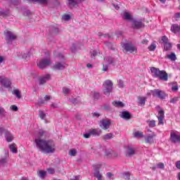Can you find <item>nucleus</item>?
I'll return each mask as SVG.
<instances>
[{
	"instance_id": "nucleus-17",
	"label": "nucleus",
	"mask_w": 180,
	"mask_h": 180,
	"mask_svg": "<svg viewBox=\"0 0 180 180\" xmlns=\"http://www.w3.org/2000/svg\"><path fill=\"white\" fill-rule=\"evenodd\" d=\"M170 30L171 32H172V33H178L180 32V25L177 24H173L171 27Z\"/></svg>"
},
{
	"instance_id": "nucleus-37",
	"label": "nucleus",
	"mask_w": 180,
	"mask_h": 180,
	"mask_svg": "<svg viewBox=\"0 0 180 180\" xmlns=\"http://www.w3.org/2000/svg\"><path fill=\"white\" fill-rule=\"evenodd\" d=\"M0 16L8 18V16H9V12L0 11Z\"/></svg>"
},
{
	"instance_id": "nucleus-6",
	"label": "nucleus",
	"mask_w": 180,
	"mask_h": 180,
	"mask_svg": "<svg viewBox=\"0 0 180 180\" xmlns=\"http://www.w3.org/2000/svg\"><path fill=\"white\" fill-rule=\"evenodd\" d=\"M4 35L7 41H13V40L18 39V36L9 30L4 31Z\"/></svg>"
},
{
	"instance_id": "nucleus-64",
	"label": "nucleus",
	"mask_w": 180,
	"mask_h": 180,
	"mask_svg": "<svg viewBox=\"0 0 180 180\" xmlns=\"http://www.w3.org/2000/svg\"><path fill=\"white\" fill-rule=\"evenodd\" d=\"M71 180H78V176H75L73 178L71 179Z\"/></svg>"
},
{
	"instance_id": "nucleus-42",
	"label": "nucleus",
	"mask_w": 180,
	"mask_h": 180,
	"mask_svg": "<svg viewBox=\"0 0 180 180\" xmlns=\"http://www.w3.org/2000/svg\"><path fill=\"white\" fill-rule=\"evenodd\" d=\"M39 117L43 120L44 119V117H46V114L44 113V112L39 110Z\"/></svg>"
},
{
	"instance_id": "nucleus-46",
	"label": "nucleus",
	"mask_w": 180,
	"mask_h": 180,
	"mask_svg": "<svg viewBox=\"0 0 180 180\" xmlns=\"http://www.w3.org/2000/svg\"><path fill=\"white\" fill-rule=\"evenodd\" d=\"M162 41H163L164 44L168 43V37H167V36H163L162 37Z\"/></svg>"
},
{
	"instance_id": "nucleus-58",
	"label": "nucleus",
	"mask_w": 180,
	"mask_h": 180,
	"mask_svg": "<svg viewBox=\"0 0 180 180\" xmlns=\"http://www.w3.org/2000/svg\"><path fill=\"white\" fill-rule=\"evenodd\" d=\"M93 115H94L96 117H99V116H101V114H99V113L97 112H94Z\"/></svg>"
},
{
	"instance_id": "nucleus-48",
	"label": "nucleus",
	"mask_w": 180,
	"mask_h": 180,
	"mask_svg": "<svg viewBox=\"0 0 180 180\" xmlns=\"http://www.w3.org/2000/svg\"><path fill=\"white\" fill-rule=\"evenodd\" d=\"M48 171V174H54V172H56V171L54 170L53 168L52 167H49L47 169Z\"/></svg>"
},
{
	"instance_id": "nucleus-26",
	"label": "nucleus",
	"mask_w": 180,
	"mask_h": 180,
	"mask_svg": "<svg viewBox=\"0 0 180 180\" xmlns=\"http://www.w3.org/2000/svg\"><path fill=\"white\" fill-rule=\"evenodd\" d=\"M167 58L171 61H175L176 60V56L175 55V53H172L171 54L167 56Z\"/></svg>"
},
{
	"instance_id": "nucleus-43",
	"label": "nucleus",
	"mask_w": 180,
	"mask_h": 180,
	"mask_svg": "<svg viewBox=\"0 0 180 180\" xmlns=\"http://www.w3.org/2000/svg\"><path fill=\"white\" fill-rule=\"evenodd\" d=\"M63 92L65 95H68V94H70V89H68L67 87H63Z\"/></svg>"
},
{
	"instance_id": "nucleus-57",
	"label": "nucleus",
	"mask_w": 180,
	"mask_h": 180,
	"mask_svg": "<svg viewBox=\"0 0 180 180\" xmlns=\"http://www.w3.org/2000/svg\"><path fill=\"white\" fill-rule=\"evenodd\" d=\"M142 44H148V39H143L142 41Z\"/></svg>"
},
{
	"instance_id": "nucleus-50",
	"label": "nucleus",
	"mask_w": 180,
	"mask_h": 180,
	"mask_svg": "<svg viewBox=\"0 0 180 180\" xmlns=\"http://www.w3.org/2000/svg\"><path fill=\"white\" fill-rule=\"evenodd\" d=\"M178 85H173V86H172V91H173V92H176V91H178Z\"/></svg>"
},
{
	"instance_id": "nucleus-29",
	"label": "nucleus",
	"mask_w": 180,
	"mask_h": 180,
	"mask_svg": "<svg viewBox=\"0 0 180 180\" xmlns=\"http://www.w3.org/2000/svg\"><path fill=\"white\" fill-rule=\"evenodd\" d=\"M134 137L139 138V137H144V133L142 131H135L134 133Z\"/></svg>"
},
{
	"instance_id": "nucleus-24",
	"label": "nucleus",
	"mask_w": 180,
	"mask_h": 180,
	"mask_svg": "<svg viewBox=\"0 0 180 180\" xmlns=\"http://www.w3.org/2000/svg\"><path fill=\"white\" fill-rule=\"evenodd\" d=\"M134 154H136V150H134V149H133L132 148H129L128 152L126 154V156L127 157H132V155H134Z\"/></svg>"
},
{
	"instance_id": "nucleus-55",
	"label": "nucleus",
	"mask_w": 180,
	"mask_h": 180,
	"mask_svg": "<svg viewBox=\"0 0 180 180\" xmlns=\"http://www.w3.org/2000/svg\"><path fill=\"white\" fill-rule=\"evenodd\" d=\"M5 131V129H4V127L0 126V134H2Z\"/></svg>"
},
{
	"instance_id": "nucleus-32",
	"label": "nucleus",
	"mask_w": 180,
	"mask_h": 180,
	"mask_svg": "<svg viewBox=\"0 0 180 180\" xmlns=\"http://www.w3.org/2000/svg\"><path fill=\"white\" fill-rule=\"evenodd\" d=\"M124 19H125L126 20H131V15H130L129 13L127 12H124Z\"/></svg>"
},
{
	"instance_id": "nucleus-28",
	"label": "nucleus",
	"mask_w": 180,
	"mask_h": 180,
	"mask_svg": "<svg viewBox=\"0 0 180 180\" xmlns=\"http://www.w3.org/2000/svg\"><path fill=\"white\" fill-rule=\"evenodd\" d=\"M171 49H172V45L170 43L167 42L166 44H164L165 51H169Z\"/></svg>"
},
{
	"instance_id": "nucleus-25",
	"label": "nucleus",
	"mask_w": 180,
	"mask_h": 180,
	"mask_svg": "<svg viewBox=\"0 0 180 180\" xmlns=\"http://www.w3.org/2000/svg\"><path fill=\"white\" fill-rule=\"evenodd\" d=\"M12 94L13 95H15L18 99H20V98H22V94H20V91H19V89L13 90Z\"/></svg>"
},
{
	"instance_id": "nucleus-16",
	"label": "nucleus",
	"mask_w": 180,
	"mask_h": 180,
	"mask_svg": "<svg viewBox=\"0 0 180 180\" xmlns=\"http://www.w3.org/2000/svg\"><path fill=\"white\" fill-rule=\"evenodd\" d=\"M5 136H6V139L8 143H11V141H13V136L12 135V134H11V131H6Z\"/></svg>"
},
{
	"instance_id": "nucleus-30",
	"label": "nucleus",
	"mask_w": 180,
	"mask_h": 180,
	"mask_svg": "<svg viewBox=\"0 0 180 180\" xmlns=\"http://www.w3.org/2000/svg\"><path fill=\"white\" fill-rule=\"evenodd\" d=\"M53 56H54V57H56V58H59L60 60H62L63 58H64V56H63V54H61L58 51H55L53 53Z\"/></svg>"
},
{
	"instance_id": "nucleus-5",
	"label": "nucleus",
	"mask_w": 180,
	"mask_h": 180,
	"mask_svg": "<svg viewBox=\"0 0 180 180\" xmlns=\"http://www.w3.org/2000/svg\"><path fill=\"white\" fill-rule=\"evenodd\" d=\"M153 96H157L160 99H165L167 98V94L160 89H154L151 91Z\"/></svg>"
},
{
	"instance_id": "nucleus-38",
	"label": "nucleus",
	"mask_w": 180,
	"mask_h": 180,
	"mask_svg": "<svg viewBox=\"0 0 180 180\" xmlns=\"http://www.w3.org/2000/svg\"><path fill=\"white\" fill-rule=\"evenodd\" d=\"M70 155H72V157H75L77 155V150L72 149L69 152Z\"/></svg>"
},
{
	"instance_id": "nucleus-62",
	"label": "nucleus",
	"mask_w": 180,
	"mask_h": 180,
	"mask_svg": "<svg viewBox=\"0 0 180 180\" xmlns=\"http://www.w3.org/2000/svg\"><path fill=\"white\" fill-rule=\"evenodd\" d=\"M103 71H108V65L105 66V65H103Z\"/></svg>"
},
{
	"instance_id": "nucleus-35",
	"label": "nucleus",
	"mask_w": 180,
	"mask_h": 180,
	"mask_svg": "<svg viewBox=\"0 0 180 180\" xmlns=\"http://www.w3.org/2000/svg\"><path fill=\"white\" fill-rule=\"evenodd\" d=\"M34 2H38V4H41V5H46L47 4V2H49V0H32Z\"/></svg>"
},
{
	"instance_id": "nucleus-21",
	"label": "nucleus",
	"mask_w": 180,
	"mask_h": 180,
	"mask_svg": "<svg viewBox=\"0 0 180 180\" xmlns=\"http://www.w3.org/2000/svg\"><path fill=\"white\" fill-rule=\"evenodd\" d=\"M132 26H134V27H136V29H139V27H143L144 26V25L143 24V22H141V21L134 20L132 22Z\"/></svg>"
},
{
	"instance_id": "nucleus-39",
	"label": "nucleus",
	"mask_w": 180,
	"mask_h": 180,
	"mask_svg": "<svg viewBox=\"0 0 180 180\" xmlns=\"http://www.w3.org/2000/svg\"><path fill=\"white\" fill-rule=\"evenodd\" d=\"M38 136H39V137H44V136H46L45 131L43 129L39 130Z\"/></svg>"
},
{
	"instance_id": "nucleus-2",
	"label": "nucleus",
	"mask_w": 180,
	"mask_h": 180,
	"mask_svg": "<svg viewBox=\"0 0 180 180\" xmlns=\"http://www.w3.org/2000/svg\"><path fill=\"white\" fill-rule=\"evenodd\" d=\"M150 72L153 74L155 78H159L161 81H168V74L164 70H160L159 68L152 67Z\"/></svg>"
},
{
	"instance_id": "nucleus-54",
	"label": "nucleus",
	"mask_w": 180,
	"mask_h": 180,
	"mask_svg": "<svg viewBox=\"0 0 180 180\" xmlns=\"http://www.w3.org/2000/svg\"><path fill=\"white\" fill-rule=\"evenodd\" d=\"M108 46L110 47V50H115V45L113 44L109 43Z\"/></svg>"
},
{
	"instance_id": "nucleus-59",
	"label": "nucleus",
	"mask_w": 180,
	"mask_h": 180,
	"mask_svg": "<svg viewBox=\"0 0 180 180\" xmlns=\"http://www.w3.org/2000/svg\"><path fill=\"white\" fill-rule=\"evenodd\" d=\"M94 98L96 99H98L99 98V93H94Z\"/></svg>"
},
{
	"instance_id": "nucleus-47",
	"label": "nucleus",
	"mask_w": 180,
	"mask_h": 180,
	"mask_svg": "<svg viewBox=\"0 0 180 180\" xmlns=\"http://www.w3.org/2000/svg\"><path fill=\"white\" fill-rule=\"evenodd\" d=\"M158 167L160 169H164V168H165V165H164V163L160 162L158 164Z\"/></svg>"
},
{
	"instance_id": "nucleus-27",
	"label": "nucleus",
	"mask_w": 180,
	"mask_h": 180,
	"mask_svg": "<svg viewBox=\"0 0 180 180\" xmlns=\"http://www.w3.org/2000/svg\"><path fill=\"white\" fill-rule=\"evenodd\" d=\"M114 136L113 134L112 133H109V134H106L103 136V140H110L112 139H113Z\"/></svg>"
},
{
	"instance_id": "nucleus-22",
	"label": "nucleus",
	"mask_w": 180,
	"mask_h": 180,
	"mask_svg": "<svg viewBox=\"0 0 180 180\" xmlns=\"http://www.w3.org/2000/svg\"><path fill=\"white\" fill-rule=\"evenodd\" d=\"M112 105L113 106H115V108H124V103L122 101H112Z\"/></svg>"
},
{
	"instance_id": "nucleus-40",
	"label": "nucleus",
	"mask_w": 180,
	"mask_h": 180,
	"mask_svg": "<svg viewBox=\"0 0 180 180\" xmlns=\"http://www.w3.org/2000/svg\"><path fill=\"white\" fill-rule=\"evenodd\" d=\"M103 109L104 110H105L106 112H110V110H112V108H110V105H105L103 106Z\"/></svg>"
},
{
	"instance_id": "nucleus-52",
	"label": "nucleus",
	"mask_w": 180,
	"mask_h": 180,
	"mask_svg": "<svg viewBox=\"0 0 180 180\" xmlns=\"http://www.w3.org/2000/svg\"><path fill=\"white\" fill-rule=\"evenodd\" d=\"M91 132L89 131L88 134H84V137L85 138V139H89L90 137H91Z\"/></svg>"
},
{
	"instance_id": "nucleus-49",
	"label": "nucleus",
	"mask_w": 180,
	"mask_h": 180,
	"mask_svg": "<svg viewBox=\"0 0 180 180\" xmlns=\"http://www.w3.org/2000/svg\"><path fill=\"white\" fill-rule=\"evenodd\" d=\"M11 109L14 112H18V106H16L15 105H11Z\"/></svg>"
},
{
	"instance_id": "nucleus-8",
	"label": "nucleus",
	"mask_w": 180,
	"mask_h": 180,
	"mask_svg": "<svg viewBox=\"0 0 180 180\" xmlns=\"http://www.w3.org/2000/svg\"><path fill=\"white\" fill-rule=\"evenodd\" d=\"M100 127L103 130H108L110 127V121L109 120H102L100 121Z\"/></svg>"
},
{
	"instance_id": "nucleus-51",
	"label": "nucleus",
	"mask_w": 180,
	"mask_h": 180,
	"mask_svg": "<svg viewBox=\"0 0 180 180\" xmlns=\"http://www.w3.org/2000/svg\"><path fill=\"white\" fill-rule=\"evenodd\" d=\"M2 115H5V109L0 106V116Z\"/></svg>"
},
{
	"instance_id": "nucleus-14",
	"label": "nucleus",
	"mask_w": 180,
	"mask_h": 180,
	"mask_svg": "<svg viewBox=\"0 0 180 180\" xmlns=\"http://www.w3.org/2000/svg\"><path fill=\"white\" fill-rule=\"evenodd\" d=\"M154 137H155V134H152V135H149L148 136L146 139H145V141L146 143H148V144H153L154 143Z\"/></svg>"
},
{
	"instance_id": "nucleus-3",
	"label": "nucleus",
	"mask_w": 180,
	"mask_h": 180,
	"mask_svg": "<svg viewBox=\"0 0 180 180\" xmlns=\"http://www.w3.org/2000/svg\"><path fill=\"white\" fill-rule=\"evenodd\" d=\"M104 89L103 92L106 96H110V93L113 91V82L110 79H107L103 82Z\"/></svg>"
},
{
	"instance_id": "nucleus-9",
	"label": "nucleus",
	"mask_w": 180,
	"mask_h": 180,
	"mask_svg": "<svg viewBox=\"0 0 180 180\" xmlns=\"http://www.w3.org/2000/svg\"><path fill=\"white\" fill-rule=\"evenodd\" d=\"M170 140L172 143H180V135L175 132H171Z\"/></svg>"
},
{
	"instance_id": "nucleus-1",
	"label": "nucleus",
	"mask_w": 180,
	"mask_h": 180,
	"mask_svg": "<svg viewBox=\"0 0 180 180\" xmlns=\"http://www.w3.org/2000/svg\"><path fill=\"white\" fill-rule=\"evenodd\" d=\"M35 143L39 150L44 154H53L56 153V143L51 140L37 139H35Z\"/></svg>"
},
{
	"instance_id": "nucleus-61",
	"label": "nucleus",
	"mask_w": 180,
	"mask_h": 180,
	"mask_svg": "<svg viewBox=\"0 0 180 180\" xmlns=\"http://www.w3.org/2000/svg\"><path fill=\"white\" fill-rule=\"evenodd\" d=\"M107 176L108 178H110L111 176H113V174H112V172H108L107 173Z\"/></svg>"
},
{
	"instance_id": "nucleus-41",
	"label": "nucleus",
	"mask_w": 180,
	"mask_h": 180,
	"mask_svg": "<svg viewBox=\"0 0 180 180\" xmlns=\"http://www.w3.org/2000/svg\"><path fill=\"white\" fill-rule=\"evenodd\" d=\"M68 2L71 6H77V1L75 0H68Z\"/></svg>"
},
{
	"instance_id": "nucleus-23",
	"label": "nucleus",
	"mask_w": 180,
	"mask_h": 180,
	"mask_svg": "<svg viewBox=\"0 0 180 180\" xmlns=\"http://www.w3.org/2000/svg\"><path fill=\"white\" fill-rule=\"evenodd\" d=\"M94 176H95V178H97L98 180H103V176L98 170L95 171V172L94 173Z\"/></svg>"
},
{
	"instance_id": "nucleus-10",
	"label": "nucleus",
	"mask_w": 180,
	"mask_h": 180,
	"mask_svg": "<svg viewBox=\"0 0 180 180\" xmlns=\"http://www.w3.org/2000/svg\"><path fill=\"white\" fill-rule=\"evenodd\" d=\"M0 83L2 84L6 88H9L11 86V80L8 78L1 77H0Z\"/></svg>"
},
{
	"instance_id": "nucleus-19",
	"label": "nucleus",
	"mask_w": 180,
	"mask_h": 180,
	"mask_svg": "<svg viewBox=\"0 0 180 180\" xmlns=\"http://www.w3.org/2000/svg\"><path fill=\"white\" fill-rule=\"evenodd\" d=\"M147 98L146 97H141L139 96L138 97V103L140 106H144L146 105V101Z\"/></svg>"
},
{
	"instance_id": "nucleus-18",
	"label": "nucleus",
	"mask_w": 180,
	"mask_h": 180,
	"mask_svg": "<svg viewBox=\"0 0 180 180\" xmlns=\"http://www.w3.org/2000/svg\"><path fill=\"white\" fill-rule=\"evenodd\" d=\"M8 158H9V151H5V156L0 160V164H6L8 162Z\"/></svg>"
},
{
	"instance_id": "nucleus-15",
	"label": "nucleus",
	"mask_w": 180,
	"mask_h": 180,
	"mask_svg": "<svg viewBox=\"0 0 180 180\" xmlns=\"http://www.w3.org/2000/svg\"><path fill=\"white\" fill-rule=\"evenodd\" d=\"M50 79V75H46V76H44L42 77L39 78V84L43 85L44 84H46L47 81Z\"/></svg>"
},
{
	"instance_id": "nucleus-56",
	"label": "nucleus",
	"mask_w": 180,
	"mask_h": 180,
	"mask_svg": "<svg viewBox=\"0 0 180 180\" xmlns=\"http://www.w3.org/2000/svg\"><path fill=\"white\" fill-rule=\"evenodd\" d=\"M176 167L178 169H180V161L176 162Z\"/></svg>"
},
{
	"instance_id": "nucleus-33",
	"label": "nucleus",
	"mask_w": 180,
	"mask_h": 180,
	"mask_svg": "<svg viewBox=\"0 0 180 180\" xmlns=\"http://www.w3.org/2000/svg\"><path fill=\"white\" fill-rule=\"evenodd\" d=\"M147 123L148 124L149 127H155V120H148Z\"/></svg>"
},
{
	"instance_id": "nucleus-63",
	"label": "nucleus",
	"mask_w": 180,
	"mask_h": 180,
	"mask_svg": "<svg viewBox=\"0 0 180 180\" xmlns=\"http://www.w3.org/2000/svg\"><path fill=\"white\" fill-rule=\"evenodd\" d=\"M98 37L101 38V37H106V35H105V34H101V33H99L98 34Z\"/></svg>"
},
{
	"instance_id": "nucleus-20",
	"label": "nucleus",
	"mask_w": 180,
	"mask_h": 180,
	"mask_svg": "<svg viewBox=\"0 0 180 180\" xmlns=\"http://www.w3.org/2000/svg\"><path fill=\"white\" fill-rule=\"evenodd\" d=\"M89 131L91 136H101V134L102 133V131L96 129H92Z\"/></svg>"
},
{
	"instance_id": "nucleus-13",
	"label": "nucleus",
	"mask_w": 180,
	"mask_h": 180,
	"mask_svg": "<svg viewBox=\"0 0 180 180\" xmlns=\"http://www.w3.org/2000/svg\"><path fill=\"white\" fill-rule=\"evenodd\" d=\"M53 68L55 70H64V68H65V64L60 62H56L55 65H53Z\"/></svg>"
},
{
	"instance_id": "nucleus-44",
	"label": "nucleus",
	"mask_w": 180,
	"mask_h": 180,
	"mask_svg": "<svg viewBox=\"0 0 180 180\" xmlns=\"http://www.w3.org/2000/svg\"><path fill=\"white\" fill-rule=\"evenodd\" d=\"M179 101V97H174L170 100V103H176Z\"/></svg>"
},
{
	"instance_id": "nucleus-11",
	"label": "nucleus",
	"mask_w": 180,
	"mask_h": 180,
	"mask_svg": "<svg viewBox=\"0 0 180 180\" xmlns=\"http://www.w3.org/2000/svg\"><path fill=\"white\" fill-rule=\"evenodd\" d=\"M164 111L162 110H160L159 111V116L158 117V119L159 120L158 124H164Z\"/></svg>"
},
{
	"instance_id": "nucleus-53",
	"label": "nucleus",
	"mask_w": 180,
	"mask_h": 180,
	"mask_svg": "<svg viewBox=\"0 0 180 180\" xmlns=\"http://www.w3.org/2000/svg\"><path fill=\"white\" fill-rule=\"evenodd\" d=\"M91 56L93 57H96V56H98V51L94 50L92 52H91Z\"/></svg>"
},
{
	"instance_id": "nucleus-45",
	"label": "nucleus",
	"mask_w": 180,
	"mask_h": 180,
	"mask_svg": "<svg viewBox=\"0 0 180 180\" xmlns=\"http://www.w3.org/2000/svg\"><path fill=\"white\" fill-rule=\"evenodd\" d=\"M62 19H63V20H70L71 19V16L70 15H63Z\"/></svg>"
},
{
	"instance_id": "nucleus-4",
	"label": "nucleus",
	"mask_w": 180,
	"mask_h": 180,
	"mask_svg": "<svg viewBox=\"0 0 180 180\" xmlns=\"http://www.w3.org/2000/svg\"><path fill=\"white\" fill-rule=\"evenodd\" d=\"M122 47L124 49V53H130V54L137 53V48L131 42L122 44Z\"/></svg>"
},
{
	"instance_id": "nucleus-12",
	"label": "nucleus",
	"mask_w": 180,
	"mask_h": 180,
	"mask_svg": "<svg viewBox=\"0 0 180 180\" xmlns=\"http://www.w3.org/2000/svg\"><path fill=\"white\" fill-rule=\"evenodd\" d=\"M121 117L124 120H130L131 119V115L128 111H123L121 115Z\"/></svg>"
},
{
	"instance_id": "nucleus-7",
	"label": "nucleus",
	"mask_w": 180,
	"mask_h": 180,
	"mask_svg": "<svg viewBox=\"0 0 180 180\" xmlns=\"http://www.w3.org/2000/svg\"><path fill=\"white\" fill-rule=\"evenodd\" d=\"M51 64L50 60L49 59H41L39 60V62L37 63V66L40 70H44L46 67H49V65Z\"/></svg>"
},
{
	"instance_id": "nucleus-34",
	"label": "nucleus",
	"mask_w": 180,
	"mask_h": 180,
	"mask_svg": "<svg viewBox=\"0 0 180 180\" xmlns=\"http://www.w3.org/2000/svg\"><path fill=\"white\" fill-rule=\"evenodd\" d=\"M149 51H155L157 49V45L155 44H151L150 46L148 47Z\"/></svg>"
},
{
	"instance_id": "nucleus-36",
	"label": "nucleus",
	"mask_w": 180,
	"mask_h": 180,
	"mask_svg": "<svg viewBox=\"0 0 180 180\" xmlns=\"http://www.w3.org/2000/svg\"><path fill=\"white\" fill-rule=\"evenodd\" d=\"M46 172L43 170L38 172V175L40 178H44L46 176Z\"/></svg>"
},
{
	"instance_id": "nucleus-31",
	"label": "nucleus",
	"mask_w": 180,
	"mask_h": 180,
	"mask_svg": "<svg viewBox=\"0 0 180 180\" xmlns=\"http://www.w3.org/2000/svg\"><path fill=\"white\" fill-rule=\"evenodd\" d=\"M10 149L15 154L18 153V148H16V144L10 145Z\"/></svg>"
},
{
	"instance_id": "nucleus-60",
	"label": "nucleus",
	"mask_w": 180,
	"mask_h": 180,
	"mask_svg": "<svg viewBox=\"0 0 180 180\" xmlns=\"http://www.w3.org/2000/svg\"><path fill=\"white\" fill-rule=\"evenodd\" d=\"M45 101H50V99H51V97H50V96H45L44 98Z\"/></svg>"
}]
</instances>
